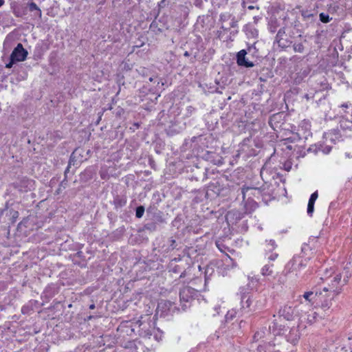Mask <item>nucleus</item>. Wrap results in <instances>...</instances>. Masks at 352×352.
I'll return each instance as SVG.
<instances>
[{
  "label": "nucleus",
  "mask_w": 352,
  "mask_h": 352,
  "mask_svg": "<svg viewBox=\"0 0 352 352\" xmlns=\"http://www.w3.org/2000/svg\"><path fill=\"white\" fill-rule=\"evenodd\" d=\"M331 150V147L329 146H327L324 148V149L322 150V152L324 153V154H328L330 153Z\"/></svg>",
  "instance_id": "obj_42"
},
{
  "label": "nucleus",
  "mask_w": 352,
  "mask_h": 352,
  "mask_svg": "<svg viewBox=\"0 0 352 352\" xmlns=\"http://www.w3.org/2000/svg\"><path fill=\"white\" fill-rule=\"evenodd\" d=\"M311 135V123L309 120H304L299 124L298 132L293 133L292 136L287 138L286 140L294 142L301 139L307 140Z\"/></svg>",
  "instance_id": "obj_6"
},
{
  "label": "nucleus",
  "mask_w": 352,
  "mask_h": 352,
  "mask_svg": "<svg viewBox=\"0 0 352 352\" xmlns=\"http://www.w3.org/2000/svg\"><path fill=\"white\" fill-rule=\"evenodd\" d=\"M242 6H243V8L245 6V1H243V2H242Z\"/></svg>",
  "instance_id": "obj_55"
},
{
  "label": "nucleus",
  "mask_w": 352,
  "mask_h": 352,
  "mask_svg": "<svg viewBox=\"0 0 352 352\" xmlns=\"http://www.w3.org/2000/svg\"><path fill=\"white\" fill-rule=\"evenodd\" d=\"M314 204H311V203H309L308 202V205H307V214L310 217L312 216L313 214V212H314Z\"/></svg>",
  "instance_id": "obj_38"
},
{
  "label": "nucleus",
  "mask_w": 352,
  "mask_h": 352,
  "mask_svg": "<svg viewBox=\"0 0 352 352\" xmlns=\"http://www.w3.org/2000/svg\"><path fill=\"white\" fill-rule=\"evenodd\" d=\"M293 49L295 52L302 53L304 52L305 47L302 43H295L293 45Z\"/></svg>",
  "instance_id": "obj_33"
},
{
  "label": "nucleus",
  "mask_w": 352,
  "mask_h": 352,
  "mask_svg": "<svg viewBox=\"0 0 352 352\" xmlns=\"http://www.w3.org/2000/svg\"><path fill=\"white\" fill-rule=\"evenodd\" d=\"M243 30L249 38H256L258 36V30L252 24H246Z\"/></svg>",
  "instance_id": "obj_20"
},
{
  "label": "nucleus",
  "mask_w": 352,
  "mask_h": 352,
  "mask_svg": "<svg viewBox=\"0 0 352 352\" xmlns=\"http://www.w3.org/2000/svg\"><path fill=\"white\" fill-rule=\"evenodd\" d=\"M191 278H192L191 277H188V278H187V280H191Z\"/></svg>",
  "instance_id": "obj_58"
},
{
  "label": "nucleus",
  "mask_w": 352,
  "mask_h": 352,
  "mask_svg": "<svg viewBox=\"0 0 352 352\" xmlns=\"http://www.w3.org/2000/svg\"><path fill=\"white\" fill-rule=\"evenodd\" d=\"M12 214V217L13 219H15L18 217L19 216V212L17 211H15V210H13L11 213Z\"/></svg>",
  "instance_id": "obj_44"
},
{
  "label": "nucleus",
  "mask_w": 352,
  "mask_h": 352,
  "mask_svg": "<svg viewBox=\"0 0 352 352\" xmlns=\"http://www.w3.org/2000/svg\"><path fill=\"white\" fill-rule=\"evenodd\" d=\"M144 213V207L143 206H140L136 208L135 210V217L138 219L142 217Z\"/></svg>",
  "instance_id": "obj_35"
},
{
  "label": "nucleus",
  "mask_w": 352,
  "mask_h": 352,
  "mask_svg": "<svg viewBox=\"0 0 352 352\" xmlns=\"http://www.w3.org/2000/svg\"><path fill=\"white\" fill-rule=\"evenodd\" d=\"M285 27L280 28L276 34V36L274 39V44H277L278 47L282 50H285L287 47H289L292 41L285 38Z\"/></svg>",
  "instance_id": "obj_13"
},
{
  "label": "nucleus",
  "mask_w": 352,
  "mask_h": 352,
  "mask_svg": "<svg viewBox=\"0 0 352 352\" xmlns=\"http://www.w3.org/2000/svg\"><path fill=\"white\" fill-rule=\"evenodd\" d=\"M281 329L280 326L278 327L276 322H273V326L270 325L269 328L263 327L255 332L253 340L255 342L258 341L259 340L266 337L271 332L273 333L274 335H276L278 333L279 331Z\"/></svg>",
  "instance_id": "obj_11"
},
{
  "label": "nucleus",
  "mask_w": 352,
  "mask_h": 352,
  "mask_svg": "<svg viewBox=\"0 0 352 352\" xmlns=\"http://www.w3.org/2000/svg\"><path fill=\"white\" fill-rule=\"evenodd\" d=\"M295 82H296L299 83V82H300V80H298L297 79H296V80H295Z\"/></svg>",
  "instance_id": "obj_57"
},
{
  "label": "nucleus",
  "mask_w": 352,
  "mask_h": 352,
  "mask_svg": "<svg viewBox=\"0 0 352 352\" xmlns=\"http://www.w3.org/2000/svg\"><path fill=\"white\" fill-rule=\"evenodd\" d=\"M198 267H199V270H201V266L199 265Z\"/></svg>",
  "instance_id": "obj_59"
},
{
  "label": "nucleus",
  "mask_w": 352,
  "mask_h": 352,
  "mask_svg": "<svg viewBox=\"0 0 352 352\" xmlns=\"http://www.w3.org/2000/svg\"><path fill=\"white\" fill-rule=\"evenodd\" d=\"M29 10L31 12H34V16L41 19L42 12L41 9L37 6L34 2H30L28 3Z\"/></svg>",
  "instance_id": "obj_24"
},
{
  "label": "nucleus",
  "mask_w": 352,
  "mask_h": 352,
  "mask_svg": "<svg viewBox=\"0 0 352 352\" xmlns=\"http://www.w3.org/2000/svg\"><path fill=\"white\" fill-rule=\"evenodd\" d=\"M308 260L304 255H295L287 265L289 272L298 276L301 270L307 266Z\"/></svg>",
  "instance_id": "obj_7"
},
{
  "label": "nucleus",
  "mask_w": 352,
  "mask_h": 352,
  "mask_svg": "<svg viewBox=\"0 0 352 352\" xmlns=\"http://www.w3.org/2000/svg\"><path fill=\"white\" fill-rule=\"evenodd\" d=\"M274 265L273 264H266L265 265L261 270V273L263 276H270L273 273L272 267Z\"/></svg>",
  "instance_id": "obj_30"
},
{
  "label": "nucleus",
  "mask_w": 352,
  "mask_h": 352,
  "mask_svg": "<svg viewBox=\"0 0 352 352\" xmlns=\"http://www.w3.org/2000/svg\"><path fill=\"white\" fill-rule=\"evenodd\" d=\"M266 302V298L261 294H243L241 296L240 313L241 316H251L263 309Z\"/></svg>",
  "instance_id": "obj_1"
},
{
  "label": "nucleus",
  "mask_w": 352,
  "mask_h": 352,
  "mask_svg": "<svg viewBox=\"0 0 352 352\" xmlns=\"http://www.w3.org/2000/svg\"><path fill=\"white\" fill-rule=\"evenodd\" d=\"M324 138L326 141L329 140L331 142H335L336 139L338 138V134L336 131H331L324 134Z\"/></svg>",
  "instance_id": "obj_29"
},
{
  "label": "nucleus",
  "mask_w": 352,
  "mask_h": 352,
  "mask_svg": "<svg viewBox=\"0 0 352 352\" xmlns=\"http://www.w3.org/2000/svg\"><path fill=\"white\" fill-rule=\"evenodd\" d=\"M28 51L25 50L21 43H18L13 50L10 56L16 62L24 61L28 56Z\"/></svg>",
  "instance_id": "obj_16"
},
{
  "label": "nucleus",
  "mask_w": 352,
  "mask_h": 352,
  "mask_svg": "<svg viewBox=\"0 0 352 352\" xmlns=\"http://www.w3.org/2000/svg\"><path fill=\"white\" fill-rule=\"evenodd\" d=\"M342 107L346 108L348 107V105L347 104H342Z\"/></svg>",
  "instance_id": "obj_56"
},
{
  "label": "nucleus",
  "mask_w": 352,
  "mask_h": 352,
  "mask_svg": "<svg viewBox=\"0 0 352 352\" xmlns=\"http://www.w3.org/2000/svg\"><path fill=\"white\" fill-rule=\"evenodd\" d=\"M220 309H221V306L220 305L214 306V310L216 311V314H213V316H214L216 314H219Z\"/></svg>",
  "instance_id": "obj_43"
},
{
  "label": "nucleus",
  "mask_w": 352,
  "mask_h": 352,
  "mask_svg": "<svg viewBox=\"0 0 352 352\" xmlns=\"http://www.w3.org/2000/svg\"><path fill=\"white\" fill-rule=\"evenodd\" d=\"M216 245H217V248H219V250L220 251H222V247H220V244L219 243V242H217Z\"/></svg>",
  "instance_id": "obj_49"
},
{
  "label": "nucleus",
  "mask_w": 352,
  "mask_h": 352,
  "mask_svg": "<svg viewBox=\"0 0 352 352\" xmlns=\"http://www.w3.org/2000/svg\"><path fill=\"white\" fill-rule=\"evenodd\" d=\"M184 56H189V53L188 52H185Z\"/></svg>",
  "instance_id": "obj_54"
},
{
  "label": "nucleus",
  "mask_w": 352,
  "mask_h": 352,
  "mask_svg": "<svg viewBox=\"0 0 352 352\" xmlns=\"http://www.w3.org/2000/svg\"><path fill=\"white\" fill-rule=\"evenodd\" d=\"M217 269V262H211L205 268V281H207L214 273L215 269Z\"/></svg>",
  "instance_id": "obj_19"
},
{
  "label": "nucleus",
  "mask_w": 352,
  "mask_h": 352,
  "mask_svg": "<svg viewBox=\"0 0 352 352\" xmlns=\"http://www.w3.org/2000/svg\"><path fill=\"white\" fill-rule=\"evenodd\" d=\"M278 245L274 239L265 240V251L267 254V252H272L277 248Z\"/></svg>",
  "instance_id": "obj_23"
},
{
  "label": "nucleus",
  "mask_w": 352,
  "mask_h": 352,
  "mask_svg": "<svg viewBox=\"0 0 352 352\" xmlns=\"http://www.w3.org/2000/svg\"><path fill=\"white\" fill-rule=\"evenodd\" d=\"M158 307H166L168 311H172L175 309V304L171 302L169 300H162L159 305Z\"/></svg>",
  "instance_id": "obj_28"
},
{
  "label": "nucleus",
  "mask_w": 352,
  "mask_h": 352,
  "mask_svg": "<svg viewBox=\"0 0 352 352\" xmlns=\"http://www.w3.org/2000/svg\"><path fill=\"white\" fill-rule=\"evenodd\" d=\"M336 296H333L330 295V292H322V295L320 296L318 303L319 306L324 310V311H328L331 307L333 302L332 301L335 298Z\"/></svg>",
  "instance_id": "obj_15"
},
{
  "label": "nucleus",
  "mask_w": 352,
  "mask_h": 352,
  "mask_svg": "<svg viewBox=\"0 0 352 352\" xmlns=\"http://www.w3.org/2000/svg\"><path fill=\"white\" fill-rule=\"evenodd\" d=\"M100 175L102 179H109V175H108L106 169L104 167L101 168V170H100Z\"/></svg>",
  "instance_id": "obj_37"
},
{
  "label": "nucleus",
  "mask_w": 352,
  "mask_h": 352,
  "mask_svg": "<svg viewBox=\"0 0 352 352\" xmlns=\"http://www.w3.org/2000/svg\"><path fill=\"white\" fill-rule=\"evenodd\" d=\"M319 17L320 21L324 23H329L331 20V18H330L329 15L324 12H321L319 14Z\"/></svg>",
  "instance_id": "obj_34"
},
{
  "label": "nucleus",
  "mask_w": 352,
  "mask_h": 352,
  "mask_svg": "<svg viewBox=\"0 0 352 352\" xmlns=\"http://www.w3.org/2000/svg\"><path fill=\"white\" fill-rule=\"evenodd\" d=\"M95 308V305L94 304H91L89 305V309H94Z\"/></svg>",
  "instance_id": "obj_51"
},
{
  "label": "nucleus",
  "mask_w": 352,
  "mask_h": 352,
  "mask_svg": "<svg viewBox=\"0 0 352 352\" xmlns=\"http://www.w3.org/2000/svg\"><path fill=\"white\" fill-rule=\"evenodd\" d=\"M317 316L318 314L316 312H311L307 315V314H300L299 315V319L301 322L307 321L308 323L311 324L316 320Z\"/></svg>",
  "instance_id": "obj_22"
},
{
  "label": "nucleus",
  "mask_w": 352,
  "mask_h": 352,
  "mask_svg": "<svg viewBox=\"0 0 352 352\" xmlns=\"http://www.w3.org/2000/svg\"><path fill=\"white\" fill-rule=\"evenodd\" d=\"M236 316H241V317L243 316H241V314L240 313V309H232L228 311L227 314H226V320L227 321L232 320Z\"/></svg>",
  "instance_id": "obj_26"
},
{
  "label": "nucleus",
  "mask_w": 352,
  "mask_h": 352,
  "mask_svg": "<svg viewBox=\"0 0 352 352\" xmlns=\"http://www.w3.org/2000/svg\"><path fill=\"white\" fill-rule=\"evenodd\" d=\"M182 248V244L180 242H177L172 237L167 239L164 241V244L161 248V251L163 253H170L174 250L179 251Z\"/></svg>",
  "instance_id": "obj_14"
},
{
  "label": "nucleus",
  "mask_w": 352,
  "mask_h": 352,
  "mask_svg": "<svg viewBox=\"0 0 352 352\" xmlns=\"http://www.w3.org/2000/svg\"><path fill=\"white\" fill-rule=\"evenodd\" d=\"M321 295L322 291L314 289L305 292L302 297L307 306L311 307H317L319 306L318 300Z\"/></svg>",
  "instance_id": "obj_10"
},
{
  "label": "nucleus",
  "mask_w": 352,
  "mask_h": 352,
  "mask_svg": "<svg viewBox=\"0 0 352 352\" xmlns=\"http://www.w3.org/2000/svg\"><path fill=\"white\" fill-rule=\"evenodd\" d=\"M318 192H317V191H316V192H313V193L311 195V196H310V197H309V201H308V202H309V203H311V204H315L316 200V199H317V198H318Z\"/></svg>",
  "instance_id": "obj_40"
},
{
  "label": "nucleus",
  "mask_w": 352,
  "mask_h": 352,
  "mask_svg": "<svg viewBox=\"0 0 352 352\" xmlns=\"http://www.w3.org/2000/svg\"><path fill=\"white\" fill-rule=\"evenodd\" d=\"M340 127L342 129H351L352 128V122L349 120H341L340 121Z\"/></svg>",
  "instance_id": "obj_36"
},
{
  "label": "nucleus",
  "mask_w": 352,
  "mask_h": 352,
  "mask_svg": "<svg viewBox=\"0 0 352 352\" xmlns=\"http://www.w3.org/2000/svg\"><path fill=\"white\" fill-rule=\"evenodd\" d=\"M5 3V0H0V7H1Z\"/></svg>",
  "instance_id": "obj_50"
},
{
  "label": "nucleus",
  "mask_w": 352,
  "mask_h": 352,
  "mask_svg": "<svg viewBox=\"0 0 352 352\" xmlns=\"http://www.w3.org/2000/svg\"><path fill=\"white\" fill-rule=\"evenodd\" d=\"M279 27V23L277 19H272L268 23V30L270 32L274 34L277 31Z\"/></svg>",
  "instance_id": "obj_27"
},
{
  "label": "nucleus",
  "mask_w": 352,
  "mask_h": 352,
  "mask_svg": "<svg viewBox=\"0 0 352 352\" xmlns=\"http://www.w3.org/2000/svg\"><path fill=\"white\" fill-rule=\"evenodd\" d=\"M186 109L189 113H192L195 111V109L191 106L188 107Z\"/></svg>",
  "instance_id": "obj_46"
},
{
  "label": "nucleus",
  "mask_w": 352,
  "mask_h": 352,
  "mask_svg": "<svg viewBox=\"0 0 352 352\" xmlns=\"http://www.w3.org/2000/svg\"><path fill=\"white\" fill-rule=\"evenodd\" d=\"M300 338L298 330L296 329H292L290 330L289 333L287 336L288 342L295 345L298 343Z\"/></svg>",
  "instance_id": "obj_21"
},
{
  "label": "nucleus",
  "mask_w": 352,
  "mask_h": 352,
  "mask_svg": "<svg viewBox=\"0 0 352 352\" xmlns=\"http://www.w3.org/2000/svg\"><path fill=\"white\" fill-rule=\"evenodd\" d=\"M231 21L230 23V25L228 26H226V25H221V29H222L224 31L229 30L231 28H236L238 25V21H236L235 16H232V18L230 19Z\"/></svg>",
  "instance_id": "obj_31"
},
{
  "label": "nucleus",
  "mask_w": 352,
  "mask_h": 352,
  "mask_svg": "<svg viewBox=\"0 0 352 352\" xmlns=\"http://www.w3.org/2000/svg\"><path fill=\"white\" fill-rule=\"evenodd\" d=\"M248 8L249 10H253L254 8V7L253 6H250L248 7Z\"/></svg>",
  "instance_id": "obj_52"
},
{
  "label": "nucleus",
  "mask_w": 352,
  "mask_h": 352,
  "mask_svg": "<svg viewBox=\"0 0 352 352\" xmlns=\"http://www.w3.org/2000/svg\"><path fill=\"white\" fill-rule=\"evenodd\" d=\"M241 193L242 195L243 200L244 201L248 196V199L251 198V195L256 196L260 194V191L257 188L252 187H243L241 189Z\"/></svg>",
  "instance_id": "obj_18"
},
{
  "label": "nucleus",
  "mask_w": 352,
  "mask_h": 352,
  "mask_svg": "<svg viewBox=\"0 0 352 352\" xmlns=\"http://www.w3.org/2000/svg\"><path fill=\"white\" fill-rule=\"evenodd\" d=\"M136 328H138V332L139 335L144 339V343L148 344V340L153 338L155 341L159 342V338L156 334L153 333V329L148 322L138 320L135 322L134 327L131 328V331H134Z\"/></svg>",
  "instance_id": "obj_4"
},
{
  "label": "nucleus",
  "mask_w": 352,
  "mask_h": 352,
  "mask_svg": "<svg viewBox=\"0 0 352 352\" xmlns=\"http://www.w3.org/2000/svg\"><path fill=\"white\" fill-rule=\"evenodd\" d=\"M232 18V15L230 12H223L219 16V21L221 23V25H224L226 21L230 20Z\"/></svg>",
  "instance_id": "obj_32"
},
{
  "label": "nucleus",
  "mask_w": 352,
  "mask_h": 352,
  "mask_svg": "<svg viewBox=\"0 0 352 352\" xmlns=\"http://www.w3.org/2000/svg\"><path fill=\"white\" fill-rule=\"evenodd\" d=\"M105 352H117V351H115V350H113V349H109V350H108V351H107Z\"/></svg>",
  "instance_id": "obj_53"
},
{
  "label": "nucleus",
  "mask_w": 352,
  "mask_h": 352,
  "mask_svg": "<svg viewBox=\"0 0 352 352\" xmlns=\"http://www.w3.org/2000/svg\"><path fill=\"white\" fill-rule=\"evenodd\" d=\"M231 215H232V212H229L227 214V215H226V219H227V220H228V221L229 220V219H230V216H231Z\"/></svg>",
  "instance_id": "obj_47"
},
{
  "label": "nucleus",
  "mask_w": 352,
  "mask_h": 352,
  "mask_svg": "<svg viewBox=\"0 0 352 352\" xmlns=\"http://www.w3.org/2000/svg\"><path fill=\"white\" fill-rule=\"evenodd\" d=\"M335 274L334 270L331 267L328 269L326 267L324 269V274H322L320 279L322 280H328L330 279V282L328 283V287H323L324 292H330V295L333 296H337L339 295L342 290V286L346 283V280H342V276L340 273L336 274L334 276L331 278L332 275Z\"/></svg>",
  "instance_id": "obj_2"
},
{
  "label": "nucleus",
  "mask_w": 352,
  "mask_h": 352,
  "mask_svg": "<svg viewBox=\"0 0 352 352\" xmlns=\"http://www.w3.org/2000/svg\"><path fill=\"white\" fill-rule=\"evenodd\" d=\"M236 263L229 256H226L221 261H217V272L219 274L224 276L228 273V271L235 267Z\"/></svg>",
  "instance_id": "obj_8"
},
{
  "label": "nucleus",
  "mask_w": 352,
  "mask_h": 352,
  "mask_svg": "<svg viewBox=\"0 0 352 352\" xmlns=\"http://www.w3.org/2000/svg\"><path fill=\"white\" fill-rule=\"evenodd\" d=\"M15 63H16V61L10 56V62L6 65V67L10 69Z\"/></svg>",
  "instance_id": "obj_41"
},
{
  "label": "nucleus",
  "mask_w": 352,
  "mask_h": 352,
  "mask_svg": "<svg viewBox=\"0 0 352 352\" xmlns=\"http://www.w3.org/2000/svg\"><path fill=\"white\" fill-rule=\"evenodd\" d=\"M74 153H73L70 157V160H69V164H72V162L73 161V157H74Z\"/></svg>",
  "instance_id": "obj_48"
},
{
  "label": "nucleus",
  "mask_w": 352,
  "mask_h": 352,
  "mask_svg": "<svg viewBox=\"0 0 352 352\" xmlns=\"http://www.w3.org/2000/svg\"><path fill=\"white\" fill-rule=\"evenodd\" d=\"M267 254H270L267 256V259L270 261H275L278 256V254L276 252H267Z\"/></svg>",
  "instance_id": "obj_39"
},
{
  "label": "nucleus",
  "mask_w": 352,
  "mask_h": 352,
  "mask_svg": "<svg viewBox=\"0 0 352 352\" xmlns=\"http://www.w3.org/2000/svg\"><path fill=\"white\" fill-rule=\"evenodd\" d=\"M278 316L286 320H293L299 316L298 309L291 305H285L280 308Z\"/></svg>",
  "instance_id": "obj_9"
},
{
  "label": "nucleus",
  "mask_w": 352,
  "mask_h": 352,
  "mask_svg": "<svg viewBox=\"0 0 352 352\" xmlns=\"http://www.w3.org/2000/svg\"><path fill=\"white\" fill-rule=\"evenodd\" d=\"M190 258L186 254L184 250L182 254H179L177 257L173 258L167 267L168 271L179 275L180 278H184L188 276L191 271Z\"/></svg>",
  "instance_id": "obj_3"
},
{
  "label": "nucleus",
  "mask_w": 352,
  "mask_h": 352,
  "mask_svg": "<svg viewBox=\"0 0 352 352\" xmlns=\"http://www.w3.org/2000/svg\"><path fill=\"white\" fill-rule=\"evenodd\" d=\"M247 52L245 50H240L236 54V63L239 66L245 67H252L254 63L245 58Z\"/></svg>",
  "instance_id": "obj_17"
},
{
  "label": "nucleus",
  "mask_w": 352,
  "mask_h": 352,
  "mask_svg": "<svg viewBox=\"0 0 352 352\" xmlns=\"http://www.w3.org/2000/svg\"><path fill=\"white\" fill-rule=\"evenodd\" d=\"M13 186L21 192H27L34 188V182L32 179L23 177L19 178L14 182Z\"/></svg>",
  "instance_id": "obj_12"
},
{
  "label": "nucleus",
  "mask_w": 352,
  "mask_h": 352,
  "mask_svg": "<svg viewBox=\"0 0 352 352\" xmlns=\"http://www.w3.org/2000/svg\"><path fill=\"white\" fill-rule=\"evenodd\" d=\"M126 204V198L124 196L116 195L113 199V204L116 208H122Z\"/></svg>",
  "instance_id": "obj_25"
},
{
  "label": "nucleus",
  "mask_w": 352,
  "mask_h": 352,
  "mask_svg": "<svg viewBox=\"0 0 352 352\" xmlns=\"http://www.w3.org/2000/svg\"><path fill=\"white\" fill-rule=\"evenodd\" d=\"M267 164H265L262 167V168H261V177H263V175L264 172H265V170L267 169Z\"/></svg>",
  "instance_id": "obj_45"
},
{
  "label": "nucleus",
  "mask_w": 352,
  "mask_h": 352,
  "mask_svg": "<svg viewBox=\"0 0 352 352\" xmlns=\"http://www.w3.org/2000/svg\"><path fill=\"white\" fill-rule=\"evenodd\" d=\"M198 291L188 286L184 287L179 292V300L182 309L184 311L190 307L192 302L197 296Z\"/></svg>",
  "instance_id": "obj_5"
}]
</instances>
